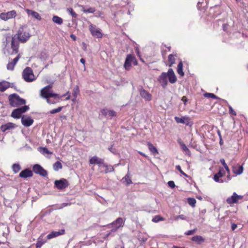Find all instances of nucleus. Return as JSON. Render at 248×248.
Masks as SVG:
<instances>
[{
    "mask_svg": "<svg viewBox=\"0 0 248 248\" xmlns=\"http://www.w3.org/2000/svg\"><path fill=\"white\" fill-rule=\"evenodd\" d=\"M233 172L237 175H240L242 173L243 171V167L242 166L236 165L233 167Z\"/></svg>",
    "mask_w": 248,
    "mask_h": 248,
    "instance_id": "a878e982",
    "label": "nucleus"
},
{
    "mask_svg": "<svg viewBox=\"0 0 248 248\" xmlns=\"http://www.w3.org/2000/svg\"><path fill=\"white\" fill-rule=\"evenodd\" d=\"M79 93V89L78 87H75L73 90V95L76 98L77 97L78 94Z\"/></svg>",
    "mask_w": 248,
    "mask_h": 248,
    "instance_id": "09e8293b",
    "label": "nucleus"
},
{
    "mask_svg": "<svg viewBox=\"0 0 248 248\" xmlns=\"http://www.w3.org/2000/svg\"><path fill=\"white\" fill-rule=\"evenodd\" d=\"M62 107H60L57 108L53 109L50 110L49 113L50 114H55V113L59 112L62 110Z\"/></svg>",
    "mask_w": 248,
    "mask_h": 248,
    "instance_id": "ea45409f",
    "label": "nucleus"
},
{
    "mask_svg": "<svg viewBox=\"0 0 248 248\" xmlns=\"http://www.w3.org/2000/svg\"><path fill=\"white\" fill-rule=\"evenodd\" d=\"M140 155H141L143 156H145V155L142 153H140Z\"/></svg>",
    "mask_w": 248,
    "mask_h": 248,
    "instance_id": "338daca9",
    "label": "nucleus"
},
{
    "mask_svg": "<svg viewBox=\"0 0 248 248\" xmlns=\"http://www.w3.org/2000/svg\"><path fill=\"white\" fill-rule=\"evenodd\" d=\"M80 62L81 63H83V64L85 63V61L83 58H81L80 60Z\"/></svg>",
    "mask_w": 248,
    "mask_h": 248,
    "instance_id": "e2e57ef3",
    "label": "nucleus"
},
{
    "mask_svg": "<svg viewBox=\"0 0 248 248\" xmlns=\"http://www.w3.org/2000/svg\"><path fill=\"white\" fill-rule=\"evenodd\" d=\"M20 58L19 55L17 56L15 59H14L11 62H9L7 65V68L8 70H13L14 67Z\"/></svg>",
    "mask_w": 248,
    "mask_h": 248,
    "instance_id": "5701e85b",
    "label": "nucleus"
},
{
    "mask_svg": "<svg viewBox=\"0 0 248 248\" xmlns=\"http://www.w3.org/2000/svg\"><path fill=\"white\" fill-rule=\"evenodd\" d=\"M123 183L125 184L126 186L132 184V181L131 179L129 178L128 174H126L123 178Z\"/></svg>",
    "mask_w": 248,
    "mask_h": 248,
    "instance_id": "2f4dec72",
    "label": "nucleus"
},
{
    "mask_svg": "<svg viewBox=\"0 0 248 248\" xmlns=\"http://www.w3.org/2000/svg\"><path fill=\"white\" fill-rule=\"evenodd\" d=\"M89 162L91 164H101L103 163V160L96 156H94L90 159Z\"/></svg>",
    "mask_w": 248,
    "mask_h": 248,
    "instance_id": "393cba45",
    "label": "nucleus"
},
{
    "mask_svg": "<svg viewBox=\"0 0 248 248\" xmlns=\"http://www.w3.org/2000/svg\"><path fill=\"white\" fill-rule=\"evenodd\" d=\"M16 124L12 123H8L5 124H3L1 126L0 129L2 131L5 132L7 130L12 129L16 127Z\"/></svg>",
    "mask_w": 248,
    "mask_h": 248,
    "instance_id": "4be33fe9",
    "label": "nucleus"
},
{
    "mask_svg": "<svg viewBox=\"0 0 248 248\" xmlns=\"http://www.w3.org/2000/svg\"><path fill=\"white\" fill-rule=\"evenodd\" d=\"M237 225L234 223L232 224V231H234L237 228Z\"/></svg>",
    "mask_w": 248,
    "mask_h": 248,
    "instance_id": "4d7b16f0",
    "label": "nucleus"
},
{
    "mask_svg": "<svg viewBox=\"0 0 248 248\" xmlns=\"http://www.w3.org/2000/svg\"><path fill=\"white\" fill-rule=\"evenodd\" d=\"M23 79L26 82H31L35 79L34 75L31 68L26 67L22 72Z\"/></svg>",
    "mask_w": 248,
    "mask_h": 248,
    "instance_id": "39448f33",
    "label": "nucleus"
},
{
    "mask_svg": "<svg viewBox=\"0 0 248 248\" xmlns=\"http://www.w3.org/2000/svg\"><path fill=\"white\" fill-rule=\"evenodd\" d=\"M176 169L179 171V172L184 176H186V177H188L187 175L181 169V168L180 167V166L179 165H177L176 166Z\"/></svg>",
    "mask_w": 248,
    "mask_h": 248,
    "instance_id": "a18cd8bd",
    "label": "nucleus"
},
{
    "mask_svg": "<svg viewBox=\"0 0 248 248\" xmlns=\"http://www.w3.org/2000/svg\"><path fill=\"white\" fill-rule=\"evenodd\" d=\"M29 109L27 106H24L21 108L15 109L12 113L11 116L14 118H19L22 113L25 112Z\"/></svg>",
    "mask_w": 248,
    "mask_h": 248,
    "instance_id": "423d86ee",
    "label": "nucleus"
},
{
    "mask_svg": "<svg viewBox=\"0 0 248 248\" xmlns=\"http://www.w3.org/2000/svg\"><path fill=\"white\" fill-rule=\"evenodd\" d=\"M166 74L167 75V78H168L169 81L170 83L173 84L176 82L177 78L172 69H169Z\"/></svg>",
    "mask_w": 248,
    "mask_h": 248,
    "instance_id": "2eb2a0df",
    "label": "nucleus"
},
{
    "mask_svg": "<svg viewBox=\"0 0 248 248\" xmlns=\"http://www.w3.org/2000/svg\"><path fill=\"white\" fill-rule=\"evenodd\" d=\"M124 221L122 217H118L115 221H113L112 223L108 225V227L111 228V232L107 233L105 238H108L112 232H116L119 228L123 226Z\"/></svg>",
    "mask_w": 248,
    "mask_h": 248,
    "instance_id": "20e7f679",
    "label": "nucleus"
},
{
    "mask_svg": "<svg viewBox=\"0 0 248 248\" xmlns=\"http://www.w3.org/2000/svg\"><path fill=\"white\" fill-rule=\"evenodd\" d=\"M204 96L206 97H210L212 98H217V97L213 93H206Z\"/></svg>",
    "mask_w": 248,
    "mask_h": 248,
    "instance_id": "de8ad7c7",
    "label": "nucleus"
},
{
    "mask_svg": "<svg viewBox=\"0 0 248 248\" xmlns=\"http://www.w3.org/2000/svg\"><path fill=\"white\" fill-rule=\"evenodd\" d=\"M10 87V84L8 82L3 81L0 82V91L4 92Z\"/></svg>",
    "mask_w": 248,
    "mask_h": 248,
    "instance_id": "bb28decb",
    "label": "nucleus"
},
{
    "mask_svg": "<svg viewBox=\"0 0 248 248\" xmlns=\"http://www.w3.org/2000/svg\"><path fill=\"white\" fill-rule=\"evenodd\" d=\"M120 164H117L114 165V166L117 167Z\"/></svg>",
    "mask_w": 248,
    "mask_h": 248,
    "instance_id": "774afa93",
    "label": "nucleus"
},
{
    "mask_svg": "<svg viewBox=\"0 0 248 248\" xmlns=\"http://www.w3.org/2000/svg\"><path fill=\"white\" fill-rule=\"evenodd\" d=\"M163 220V218L160 217L159 216H156L152 219V221L154 222H157L159 221H162Z\"/></svg>",
    "mask_w": 248,
    "mask_h": 248,
    "instance_id": "58836bf2",
    "label": "nucleus"
},
{
    "mask_svg": "<svg viewBox=\"0 0 248 248\" xmlns=\"http://www.w3.org/2000/svg\"><path fill=\"white\" fill-rule=\"evenodd\" d=\"M179 219H181L182 220H186V217L183 215H181L177 216L174 217V219L175 220H178Z\"/></svg>",
    "mask_w": 248,
    "mask_h": 248,
    "instance_id": "37998d69",
    "label": "nucleus"
},
{
    "mask_svg": "<svg viewBox=\"0 0 248 248\" xmlns=\"http://www.w3.org/2000/svg\"><path fill=\"white\" fill-rule=\"evenodd\" d=\"M197 231V229H194L192 230H189L186 232L185 234L186 235H190L194 234Z\"/></svg>",
    "mask_w": 248,
    "mask_h": 248,
    "instance_id": "49530a36",
    "label": "nucleus"
},
{
    "mask_svg": "<svg viewBox=\"0 0 248 248\" xmlns=\"http://www.w3.org/2000/svg\"><path fill=\"white\" fill-rule=\"evenodd\" d=\"M229 112L230 113L233 115H236V113L235 111L232 109V107L231 106H229Z\"/></svg>",
    "mask_w": 248,
    "mask_h": 248,
    "instance_id": "3c124183",
    "label": "nucleus"
},
{
    "mask_svg": "<svg viewBox=\"0 0 248 248\" xmlns=\"http://www.w3.org/2000/svg\"><path fill=\"white\" fill-rule=\"evenodd\" d=\"M140 96L146 100H150L151 99V95L145 90L141 89L140 91Z\"/></svg>",
    "mask_w": 248,
    "mask_h": 248,
    "instance_id": "b1692460",
    "label": "nucleus"
},
{
    "mask_svg": "<svg viewBox=\"0 0 248 248\" xmlns=\"http://www.w3.org/2000/svg\"><path fill=\"white\" fill-rule=\"evenodd\" d=\"M174 119L176 123L178 124H183L188 125L190 123V119L187 116H185L181 118L176 116L174 117Z\"/></svg>",
    "mask_w": 248,
    "mask_h": 248,
    "instance_id": "4468645a",
    "label": "nucleus"
},
{
    "mask_svg": "<svg viewBox=\"0 0 248 248\" xmlns=\"http://www.w3.org/2000/svg\"><path fill=\"white\" fill-rule=\"evenodd\" d=\"M95 12V9L93 8H90L87 9V10H84V12L85 13H93Z\"/></svg>",
    "mask_w": 248,
    "mask_h": 248,
    "instance_id": "8fccbe9b",
    "label": "nucleus"
},
{
    "mask_svg": "<svg viewBox=\"0 0 248 248\" xmlns=\"http://www.w3.org/2000/svg\"><path fill=\"white\" fill-rule=\"evenodd\" d=\"M54 185L58 189L62 190L68 186L69 183L66 179L62 178L59 180H56Z\"/></svg>",
    "mask_w": 248,
    "mask_h": 248,
    "instance_id": "6e6552de",
    "label": "nucleus"
},
{
    "mask_svg": "<svg viewBox=\"0 0 248 248\" xmlns=\"http://www.w3.org/2000/svg\"><path fill=\"white\" fill-rule=\"evenodd\" d=\"M182 101L184 102L185 105L186 104V103L187 102V98L186 96H183L182 98Z\"/></svg>",
    "mask_w": 248,
    "mask_h": 248,
    "instance_id": "13d9d810",
    "label": "nucleus"
},
{
    "mask_svg": "<svg viewBox=\"0 0 248 248\" xmlns=\"http://www.w3.org/2000/svg\"><path fill=\"white\" fill-rule=\"evenodd\" d=\"M181 147L183 150L184 151L186 154H188L190 152L189 149H188V148L186 147L185 143L182 144Z\"/></svg>",
    "mask_w": 248,
    "mask_h": 248,
    "instance_id": "c03bdc74",
    "label": "nucleus"
},
{
    "mask_svg": "<svg viewBox=\"0 0 248 248\" xmlns=\"http://www.w3.org/2000/svg\"><path fill=\"white\" fill-rule=\"evenodd\" d=\"M225 175V172L223 169H220L219 172L216 174H215L214 176V180L216 182H220L223 183V181H220L219 178L223 177Z\"/></svg>",
    "mask_w": 248,
    "mask_h": 248,
    "instance_id": "412c9836",
    "label": "nucleus"
},
{
    "mask_svg": "<svg viewBox=\"0 0 248 248\" xmlns=\"http://www.w3.org/2000/svg\"><path fill=\"white\" fill-rule=\"evenodd\" d=\"M243 196L238 195L235 192H234L232 195L227 198L226 200L227 202L229 204L236 203L239 200L242 199Z\"/></svg>",
    "mask_w": 248,
    "mask_h": 248,
    "instance_id": "9b49d317",
    "label": "nucleus"
},
{
    "mask_svg": "<svg viewBox=\"0 0 248 248\" xmlns=\"http://www.w3.org/2000/svg\"><path fill=\"white\" fill-rule=\"evenodd\" d=\"M217 134H218V135L219 136V139H222L221 135V132H220L219 130H217Z\"/></svg>",
    "mask_w": 248,
    "mask_h": 248,
    "instance_id": "052dcab7",
    "label": "nucleus"
},
{
    "mask_svg": "<svg viewBox=\"0 0 248 248\" xmlns=\"http://www.w3.org/2000/svg\"><path fill=\"white\" fill-rule=\"evenodd\" d=\"M12 169L14 172L16 173L21 170V167L19 164L15 163L12 165Z\"/></svg>",
    "mask_w": 248,
    "mask_h": 248,
    "instance_id": "c756f323",
    "label": "nucleus"
},
{
    "mask_svg": "<svg viewBox=\"0 0 248 248\" xmlns=\"http://www.w3.org/2000/svg\"><path fill=\"white\" fill-rule=\"evenodd\" d=\"M67 95V97L66 98V100H69L70 97V95L69 94V92H67L65 94L63 95V96Z\"/></svg>",
    "mask_w": 248,
    "mask_h": 248,
    "instance_id": "bf43d9fd",
    "label": "nucleus"
},
{
    "mask_svg": "<svg viewBox=\"0 0 248 248\" xmlns=\"http://www.w3.org/2000/svg\"><path fill=\"white\" fill-rule=\"evenodd\" d=\"M16 16V12L12 10L7 13H2L0 14V18L3 20L6 21L9 19L14 18Z\"/></svg>",
    "mask_w": 248,
    "mask_h": 248,
    "instance_id": "1a4fd4ad",
    "label": "nucleus"
},
{
    "mask_svg": "<svg viewBox=\"0 0 248 248\" xmlns=\"http://www.w3.org/2000/svg\"><path fill=\"white\" fill-rule=\"evenodd\" d=\"M89 29L93 36L97 38H101L102 37V33L101 30L97 28L95 25L91 24L89 27Z\"/></svg>",
    "mask_w": 248,
    "mask_h": 248,
    "instance_id": "0eeeda50",
    "label": "nucleus"
},
{
    "mask_svg": "<svg viewBox=\"0 0 248 248\" xmlns=\"http://www.w3.org/2000/svg\"><path fill=\"white\" fill-rule=\"evenodd\" d=\"M70 37L71 38H72L74 40H76V37L75 36V35L74 34H71L70 35Z\"/></svg>",
    "mask_w": 248,
    "mask_h": 248,
    "instance_id": "680f3d73",
    "label": "nucleus"
},
{
    "mask_svg": "<svg viewBox=\"0 0 248 248\" xmlns=\"http://www.w3.org/2000/svg\"><path fill=\"white\" fill-rule=\"evenodd\" d=\"M46 241H44V240H40V239H39L38 240V241H37V243L36 244V247L37 248H41V246L46 243Z\"/></svg>",
    "mask_w": 248,
    "mask_h": 248,
    "instance_id": "a19ab883",
    "label": "nucleus"
},
{
    "mask_svg": "<svg viewBox=\"0 0 248 248\" xmlns=\"http://www.w3.org/2000/svg\"><path fill=\"white\" fill-rule=\"evenodd\" d=\"M108 150L110 152H111L113 154H116V151L115 149L113 148L112 146H111L110 147L108 148Z\"/></svg>",
    "mask_w": 248,
    "mask_h": 248,
    "instance_id": "5fc2aeb1",
    "label": "nucleus"
},
{
    "mask_svg": "<svg viewBox=\"0 0 248 248\" xmlns=\"http://www.w3.org/2000/svg\"><path fill=\"white\" fill-rule=\"evenodd\" d=\"M104 167L106 168V170H105L106 173L113 172L114 170L113 167L111 165H107L104 164Z\"/></svg>",
    "mask_w": 248,
    "mask_h": 248,
    "instance_id": "c9c22d12",
    "label": "nucleus"
},
{
    "mask_svg": "<svg viewBox=\"0 0 248 248\" xmlns=\"http://www.w3.org/2000/svg\"><path fill=\"white\" fill-rule=\"evenodd\" d=\"M191 240L193 241L196 242L198 243H202V242H204V238L200 235H195V236L192 237V238H191Z\"/></svg>",
    "mask_w": 248,
    "mask_h": 248,
    "instance_id": "cd10ccee",
    "label": "nucleus"
},
{
    "mask_svg": "<svg viewBox=\"0 0 248 248\" xmlns=\"http://www.w3.org/2000/svg\"><path fill=\"white\" fill-rule=\"evenodd\" d=\"M33 119L30 117L25 116L21 118L22 124L25 126L28 127L31 126L33 124Z\"/></svg>",
    "mask_w": 248,
    "mask_h": 248,
    "instance_id": "f3484780",
    "label": "nucleus"
},
{
    "mask_svg": "<svg viewBox=\"0 0 248 248\" xmlns=\"http://www.w3.org/2000/svg\"><path fill=\"white\" fill-rule=\"evenodd\" d=\"M53 22L54 23L58 24V25H61L63 22L62 19L57 16H54L52 19Z\"/></svg>",
    "mask_w": 248,
    "mask_h": 248,
    "instance_id": "c85d7f7f",
    "label": "nucleus"
},
{
    "mask_svg": "<svg viewBox=\"0 0 248 248\" xmlns=\"http://www.w3.org/2000/svg\"><path fill=\"white\" fill-rule=\"evenodd\" d=\"M149 149L150 151L154 154L158 153L156 148L151 143L148 144Z\"/></svg>",
    "mask_w": 248,
    "mask_h": 248,
    "instance_id": "e433bc0d",
    "label": "nucleus"
},
{
    "mask_svg": "<svg viewBox=\"0 0 248 248\" xmlns=\"http://www.w3.org/2000/svg\"><path fill=\"white\" fill-rule=\"evenodd\" d=\"M32 170L35 173L39 174L43 177H46L47 175V171L38 164L34 165L33 166Z\"/></svg>",
    "mask_w": 248,
    "mask_h": 248,
    "instance_id": "9d476101",
    "label": "nucleus"
},
{
    "mask_svg": "<svg viewBox=\"0 0 248 248\" xmlns=\"http://www.w3.org/2000/svg\"><path fill=\"white\" fill-rule=\"evenodd\" d=\"M101 112L103 115L107 118L111 119L112 117L116 115V113L113 110H108L107 108H104L101 110Z\"/></svg>",
    "mask_w": 248,
    "mask_h": 248,
    "instance_id": "ddd939ff",
    "label": "nucleus"
},
{
    "mask_svg": "<svg viewBox=\"0 0 248 248\" xmlns=\"http://www.w3.org/2000/svg\"><path fill=\"white\" fill-rule=\"evenodd\" d=\"M32 176V172L29 169H25L20 172L19 177L23 178H27Z\"/></svg>",
    "mask_w": 248,
    "mask_h": 248,
    "instance_id": "aec40b11",
    "label": "nucleus"
},
{
    "mask_svg": "<svg viewBox=\"0 0 248 248\" xmlns=\"http://www.w3.org/2000/svg\"><path fill=\"white\" fill-rule=\"evenodd\" d=\"M26 11L29 16H31L32 17L37 19L38 20H41V17L39 14V13H38L37 12L28 9H26Z\"/></svg>",
    "mask_w": 248,
    "mask_h": 248,
    "instance_id": "6ab92c4d",
    "label": "nucleus"
},
{
    "mask_svg": "<svg viewBox=\"0 0 248 248\" xmlns=\"http://www.w3.org/2000/svg\"><path fill=\"white\" fill-rule=\"evenodd\" d=\"M168 184L170 188H174L175 186L174 182L172 181H170L168 182Z\"/></svg>",
    "mask_w": 248,
    "mask_h": 248,
    "instance_id": "603ef678",
    "label": "nucleus"
},
{
    "mask_svg": "<svg viewBox=\"0 0 248 248\" xmlns=\"http://www.w3.org/2000/svg\"><path fill=\"white\" fill-rule=\"evenodd\" d=\"M9 100L10 104L14 107H16L26 103L25 100L20 98L18 95L16 93L10 94L9 96Z\"/></svg>",
    "mask_w": 248,
    "mask_h": 248,
    "instance_id": "7ed1b4c3",
    "label": "nucleus"
},
{
    "mask_svg": "<svg viewBox=\"0 0 248 248\" xmlns=\"http://www.w3.org/2000/svg\"><path fill=\"white\" fill-rule=\"evenodd\" d=\"M30 36L26 27H20L17 33L12 37L11 47L13 50V53H17L18 52V43L16 40V39L21 43H25L29 39Z\"/></svg>",
    "mask_w": 248,
    "mask_h": 248,
    "instance_id": "f257e3e1",
    "label": "nucleus"
},
{
    "mask_svg": "<svg viewBox=\"0 0 248 248\" xmlns=\"http://www.w3.org/2000/svg\"><path fill=\"white\" fill-rule=\"evenodd\" d=\"M158 81L163 88H165L168 84L167 75L166 73H162L158 78Z\"/></svg>",
    "mask_w": 248,
    "mask_h": 248,
    "instance_id": "f8f14e48",
    "label": "nucleus"
},
{
    "mask_svg": "<svg viewBox=\"0 0 248 248\" xmlns=\"http://www.w3.org/2000/svg\"><path fill=\"white\" fill-rule=\"evenodd\" d=\"M62 168V165L59 161H57L53 164V169L55 171H58L59 170Z\"/></svg>",
    "mask_w": 248,
    "mask_h": 248,
    "instance_id": "f704fd0d",
    "label": "nucleus"
},
{
    "mask_svg": "<svg viewBox=\"0 0 248 248\" xmlns=\"http://www.w3.org/2000/svg\"><path fill=\"white\" fill-rule=\"evenodd\" d=\"M224 167L225 169L226 170V171H227V172H228V173L229 174V175L228 176V178H229V180H230L231 178H230V175H229L230 173V170H229V167H228V166L227 165L224 166Z\"/></svg>",
    "mask_w": 248,
    "mask_h": 248,
    "instance_id": "864d4df0",
    "label": "nucleus"
},
{
    "mask_svg": "<svg viewBox=\"0 0 248 248\" xmlns=\"http://www.w3.org/2000/svg\"><path fill=\"white\" fill-rule=\"evenodd\" d=\"M39 150L43 155H46V154L52 155V152H50L46 147H40L39 148Z\"/></svg>",
    "mask_w": 248,
    "mask_h": 248,
    "instance_id": "72a5a7b5",
    "label": "nucleus"
},
{
    "mask_svg": "<svg viewBox=\"0 0 248 248\" xmlns=\"http://www.w3.org/2000/svg\"><path fill=\"white\" fill-rule=\"evenodd\" d=\"M168 60L170 63L169 66L171 67L173 64L175 63V59L173 54H170L168 56Z\"/></svg>",
    "mask_w": 248,
    "mask_h": 248,
    "instance_id": "473e14b6",
    "label": "nucleus"
},
{
    "mask_svg": "<svg viewBox=\"0 0 248 248\" xmlns=\"http://www.w3.org/2000/svg\"><path fill=\"white\" fill-rule=\"evenodd\" d=\"M65 231L64 229H61L58 231H53L48 234L46 237L47 239H50L59 236L63 235L65 233Z\"/></svg>",
    "mask_w": 248,
    "mask_h": 248,
    "instance_id": "dca6fc26",
    "label": "nucleus"
},
{
    "mask_svg": "<svg viewBox=\"0 0 248 248\" xmlns=\"http://www.w3.org/2000/svg\"><path fill=\"white\" fill-rule=\"evenodd\" d=\"M183 63L181 61L177 66V73L181 76H183L184 75V73L183 71Z\"/></svg>",
    "mask_w": 248,
    "mask_h": 248,
    "instance_id": "7c9ffc66",
    "label": "nucleus"
},
{
    "mask_svg": "<svg viewBox=\"0 0 248 248\" xmlns=\"http://www.w3.org/2000/svg\"><path fill=\"white\" fill-rule=\"evenodd\" d=\"M220 139L219 143L220 144H222L223 143L222 139Z\"/></svg>",
    "mask_w": 248,
    "mask_h": 248,
    "instance_id": "69168bd1",
    "label": "nucleus"
},
{
    "mask_svg": "<svg viewBox=\"0 0 248 248\" xmlns=\"http://www.w3.org/2000/svg\"><path fill=\"white\" fill-rule=\"evenodd\" d=\"M220 161L224 167L227 165L223 158L220 159Z\"/></svg>",
    "mask_w": 248,
    "mask_h": 248,
    "instance_id": "6e6d98bb",
    "label": "nucleus"
},
{
    "mask_svg": "<svg viewBox=\"0 0 248 248\" xmlns=\"http://www.w3.org/2000/svg\"><path fill=\"white\" fill-rule=\"evenodd\" d=\"M178 142L179 143L180 145L181 146L182 144H184V143L182 141L181 139L178 140Z\"/></svg>",
    "mask_w": 248,
    "mask_h": 248,
    "instance_id": "0e129e2a",
    "label": "nucleus"
},
{
    "mask_svg": "<svg viewBox=\"0 0 248 248\" xmlns=\"http://www.w3.org/2000/svg\"><path fill=\"white\" fill-rule=\"evenodd\" d=\"M187 202L191 206L194 207L195 206L196 201L194 198H188L187 199Z\"/></svg>",
    "mask_w": 248,
    "mask_h": 248,
    "instance_id": "4c0bfd02",
    "label": "nucleus"
},
{
    "mask_svg": "<svg viewBox=\"0 0 248 248\" xmlns=\"http://www.w3.org/2000/svg\"><path fill=\"white\" fill-rule=\"evenodd\" d=\"M135 60V57L131 54L127 55L124 64V66L126 69H128L131 65V62Z\"/></svg>",
    "mask_w": 248,
    "mask_h": 248,
    "instance_id": "a211bd4d",
    "label": "nucleus"
},
{
    "mask_svg": "<svg viewBox=\"0 0 248 248\" xmlns=\"http://www.w3.org/2000/svg\"><path fill=\"white\" fill-rule=\"evenodd\" d=\"M67 11L71 15V16L74 17H77V14L76 13L73 11V9L71 8H67Z\"/></svg>",
    "mask_w": 248,
    "mask_h": 248,
    "instance_id": "79ce46f5",
    "label": "nucleus"
},
{
    "mask_svg": "<svg viewBox=\"0 0 248 248\" xmlns=\"http://www.w3.org/2000/svg\"><path fill=\"white\" fill-rule=\"evenodd\" d=\"M52 85H48L43 88L40 92V95L43 98L46 99V102L49 104H54L56 103L55 101H52L50 99V97H55L61 98L62 96H60L57 93H53L51 92Z\"/></svg>",
    "mask_w": 248,
    "mask_h": 248,
    "instance_id": "f03ea898",
    "label": "nucleus"
}]
</instances>
